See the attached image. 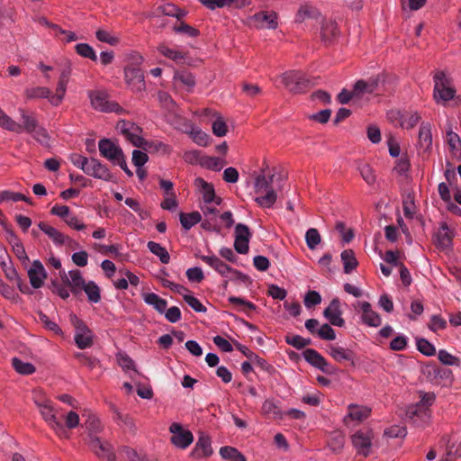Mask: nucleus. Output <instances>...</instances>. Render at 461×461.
I'll list each match as a JSON object with an SVG mask.
<instances>
[{"label":"nucleus","mask_w":461,"mask_h":461,"mask_svg":"<svg viewBox=\"0 0 461 461\" xmlns=\"http://www.w3.org/2000/svg\"><path fill=\"white\" fill-rule=\"evenodd\" d=\"M34 402L37 405L42 419L55 432V434L60 438H68L69 433L61 422L62 415H59V411L54 408L50 400H40L34 398Z\"/></svg>","instance_id":"1"},{"label":"nucleus","mask_w":461,"mask_h":461,"mask_svg":"<svg viewBox=\"0 0 461 461\" xmlns=\"http://www.w3.org/2000/svg\"><path fill=\"white\" fill-rule=\"evenodd\" d=\"M19 113L23 122L22 124L14 121L10 116H8L4 111L0 109V127L18 134L22 133L23 131L32 133L33 130H35L36 126L38 125L36 117L23 108L19 109Z\"/></svg>","instance_id":"2"},{"label":"nucleus","mask_w":461,"mask_h":461,"mask_svg":"<svg viewBox=\"0 0 461 461\" xmlns=\"http://www.w3.org/2000/svg\"><path fill=\"white\" fill-rule=\"evenodd\" d=\"M434 93L433 96L436 103H446L454 99L456 89L450 77L445 72L438 71L434 77Z\"/></svg>","instance_id":"3"},{"label":"nucleus","mask_w":461,"mask_h":461,"mask_svg":"<svg viewBox=\"0 0 461 461\" xmlns=\"http://www.w3.org/2000/svg\"><path fill=\"white\" fill-rule=\"evenodd\" d=\"M281 79L284 86L294 94L303 93L313 86L303 72L297 70L285 72L281 76Z\"/></svg>","instance_id":"4"},{"label":"nucleus","mask_w":461,"mask_h":461,"mask_svg":"<svg viewBox=\"0 0 461 461\" xmlns=\"http://www.w3.org/2000/svg\"><path fill=\"white\" fill-rule=\"evenodd\" d=\"M69 320L75 328L74 339L77 348L85 349L92 347L94 344V333L86 322L74 313L69 315Z\"/></svg>","instance_id":"5"},{"label":"nucleus","mask_w":461,"mask_h":461,"mask_svg":"<svg viewBox=\"0 0 461 461\" xmlns=\"http://www.w3.org/2000/svg\"><path fill=\"white\" fill-rule=\"evenodd\" d=\"M91 106L99 112L103 113H122L124 109L114 101L108 100V95L104 91L92 90L88 92Z\"/></svg>","instance_id":"6"},{"label":"nucleus","mask_w":461,"mask_h":461,"mask_svg":"<svg viewBox=\"0 0 461 461\" xmlns=\"http://www.w3.org/2000/svg\"><path fill=\"white\" fill-rule=\"evenodd\" d=\"M116 130L133 146L137 148L144 147L145 139L142 137V129L136 123L127 120H121L116 125Z\"/></svg>","instance_id":"7"},{"label":"nucleus","mask_w":461,"mask_h":461,"mask_svg":"<svg viewBox=\"0 0 461 461\" xmlns=\"http://www.w3.org/2000/svg\"><path fill=\"white\" fill-rule=\"evenodd\" d=\"M124 80L132 92H142L146 88L144 74L138 67L126 66L124 68Z\"/></svg>","instance_id":"8"},{"label":"nucleus","mask_w":461,"mask_h":461,"mask_svg":"<svg viewBox=\"0 0 461 461\" xmlns=\"http://www.w3.org/2000/svg\"><path fill=\"white\" fill-rule=\"evenodd\" d=\"M169 431L172 433L171 443L178 448L185 449L194 441L193 433L189 429H185L179 423H172Z\"/></svg>","instance_id":"9"},{"label":"nucleus","mask_w":461,"mask_h":461,"mask_svg":"<svg viewBox=\"0 0 461 461\" xmlns=\"http://www.w3.org/2000/svg\"><path fill=\"white\" fill-rule=\"evenodd\" d=\"M90 449L102 461H115V454L112 445L107 441H102L96 436H91L88 442Z\"/></svg>","instance_id":"10"},{"label":"nucleus","mask_w":461,"mask_h":461,"mask_svg":"<svg viewBox=\"0 0 461 461\" xmlns=\"http://www.w3.org/2000/svg\"><path fill=\"white\" fill-rule=\"evenodd\" d=\"M39 229L43 231L52 241L56 246H63L68 245L70 247H77L78 243L68 237V235H65L61 231H59L58 229L50 226L45 221H40L38 223Z\"/></svg>","instance_id":"11"},{"label":"nucleus","mask_w":461,"mask_h":461,"mask_svg":"<svg viewBox=\"0 0 461 461\" xmlns=\"http://www.w3.org/2000/svg\"><path fill=\"white\" fill-rule=\"evenodd\" d=\"M84 173L104 181L113 180V175L109 171L108 167L94 158H89Z\"/></svg>","instance_id":"12"},{"label":"nucleus","mask_w":461,"mask_h":461,"mask_svg":"<svg viewBox=\"0 0 461 461\" xmlns=\"http://www.w3.org/2000/svg\"><path fill=\"white\" fill-rule=\"evenodd\" d=\"M98 149L100 154L113 163L117 162L124 156L122 149L109 139H102L99 140Z\"/></svg>","instance_id":"13"},{"label":"nucleus","mask_w":461,"mask_h":461,"mask_svg":"<svg viewBox=\"0 0 461 461\" xmlns=\"http://www.w3.org/2000/svg\"><path fill=\"white\" fill-rule=\"evenodd\" d=\"M251 233L247 225L238 223L235 227V250L240 254H246L249 251V242Z\"/></svg>","instance_id":"14"},{"label":"nucleus","mask_w":461,"mask_h":461,"mask_svg":"<svg viewBox=\"0 0 461 461\" xmlns=\"http://www.w3.org/2000/svg\"><path fill=\"white\" fill-rule=\"evenodd\" d=\"M323 316L329 321L330 325L337 327H343L345 325L339 298L336 297L331 300L328 307L324 309Z\"/></svg>","instance_id":"15"},{"label":"nucleus","mask_w":461,"mask_h":461,"mask_svg":"<svg viewBox=\"0 0 461 461\" xmlns=\"http://www.w3.org/2000/svg\"><path fill=\"white\" fill-rule=\"evenodd\" d=\"M61 279L75 295L80 294L86 284L81 271L78 269L70 270L68 274L64 272Z\"/></svg>","instance_id":"16"},{"label":"nucleus","mask_w":461,"mask_h":461,"mask_svg":"<svg viewBox=\"0 0 461 461\" xmlns=\"http://www.w3.org/2000/svg\"><path fill=\"white\" fill-rule=\"evenodd\" d=\"M71 76V68H64L59 77L58 86L56 88V94L51 95L50 97V104L53 106H59L66 95L67 86L69 82V77Z\"/></svg>","instance_id":"17"},{"label":"nucleus","mask_w":461,"mask_h":461,"mask_svg":"<svg viewBox=\"0 0 461 461\" xmlns=\"http://www.w3.org/2000/svg\"><path fill=\"white\" fill-rule=\"evenodd\" d=\"M28 277L31 285L35 288H41L47 279V272L40 260H34L28 269Z\"/></svg>","instance_id":"18"},{"label":"nucleus","mask_w":461,"mask_h":461,"mask_svg":"<svg viewBox=\"0 0 461 461\" xmlns=\"http://www.w3.org/2000/svg\"><path fill=\"white\" fill-rule=\"evenodd\" d=\"M194 185L202 194L203 203H214L216 205H220L221 203V197H216L215 190L212 184L206 182L202 177L194 179Z\"/></svg>","instance_id":"19"},{"label":"nucleus","mask_w":461,"mask_h":461,"mask_svg":"<svg viewBox=\"0 0 461 461\" xmlns=\"http://www.w3.org/2000/svg\"><path fill=\"white\" fill-rule=\"evenodd\" d=\"M252 21L258 28L276 29L277 14L275 12L261 11L252 16Z\"/></svg>","instance_id":"20"},{"label":"nucleus","mask_w":461,"mask_h":461,"mask_svg":"<svg viewBox=\"0 0 461 461\" xmlns=\"http://www.w3.org/2000/svg\"><path fill=\"white\" fill-rule=\"evenodd\" d=\"M212 452L211 438L205 433H201L191 452L192 457L195 459L209 457Z\"/></svg>","instance_id":"21"},{"label":"nucleus","mask_w":461,"mask_h":461,"mask_svg":"<svg viewBox=\"0 0 461 461\" xmlns=\"http://www.w3.org/2000/svg\"><path fill=\"white\" fill-rule=\"evenodd\" d=\"M203 262L210 266L212 268H213L216 272H218L221 276L227 277L231 273H238L234 269H232L229 265L221 261L218 257L215 255H204L201 256L200 258Z\"/></svg>","instance_id":"22"},{"label":"nucleus","mask_w":461,"mask_h":461,"mask_svg":"<svg viewBox=\"0 0 461 461\" xmlns=\"http://www.w3.org/2000/svg\"><path fill=\"white\" fill-rule=\"evenodd\" d=\"M362 311L361 320L368 327H378L382 323L381 316L372 309L368 302H362L359 304Z\"/></svg>","instance_id":"23"},{"label":"nucleus","mask_w":461,"mask_h":461,"mask_svg":"<svg viewBox=\"0 0 461 461\" xmlns=\"http://www.w3.org/2000/svg\"><path fill=\"white\" fill-rule=\"evenodd\" d=\"M371 435L369 432L357 431L352 436V443L357 452L365 456L369 454L371 447Z\"/></svg>","instance_id":"24"},{"label":"nucleus","mask_w":461,"mask_h":461,"mask_svg":"<svg viewBox=\"0 0 461 461\" xmlns=\"http://www.w3.org/2000/svg\"><path fill=\"white\" fill-rule=\"evenodd\" d=\"M418 145L424 152L432 149L431 125L429 122H422L419 130Z\"/></svg>","instance_id":"25"},{"label":"nucleus","mask_w":461,"mask_h":461,"mask_svg":"<svg viewBox=\"0 0 461 461\" xmlns=\"http://www.w3.org/2000/svg\"><path fill=\"white\" fill-rule=\"evenodd\" d=\"M339 35L338 25L335 22L326 20L321 26V39L325 43L333 42Z\"/></svg>","instance_id":"26"},{"label":"nucleus","mask_w":461,"mask_h":461,"mask_svg":"<svg viewBox=\"0 0 461 461\" xmlns=\"http://www.w3.org/2000/svg\"><path fill=\"white\" fill-rule=\"evenodd\" d=\"M395 113L398 115L401 127L407 130L414 128L421 119L418 111L409 110Z\"/></svg>","instance_id":"27"},{"label":"nucleus","mask_w":461,"mask_h":461,"mask_svg":"<svg viewBox=\"0 0 461 461\" xmlns=\"http://www.w3.org/2000/svg\"><path fill=\"white\" fill-rule=\"evenodd\" d=\"M200 2L210 10L225 6L241 8L249 4L248 0H200Z\"/></svg>","instance_id":"28"},{"label":"nucleus","mask_w":461,"mask_h":461,"mask_svg":"<svg viewBox=\"0 0 461 461\" xmlns=\"http://www.w3.org/2000/svg\"><path fill=\"white\" fill-rule=\"evenodd\" d=\"M348 412L345 420L348 418L351 420L361 422L367 419L371 413V409L367 406L358 404H349L348 407Z\"/></svg>","instance_id":"29"},{"label":"nucleus","mask_w":461,"mask_h":461,"mask_svg":"<svg viewBox=\"0 0 461 461\" xmlns=\"http://www.w3.org/2000/svg\"><path fill=\"white\" fill-rule=\"evenodd\" d=\"M185 132H186L191 137L193 141L198 146L207 147L210 144L211 138L209 134L193 124L187 125Z\"/></svg>","instance_id":"30"},{"label":"nucleus","mask_w":461,"mask_h":461,"mask_svg":"<svg viewBox=\"0 0 461 461\" xmlns=\"http://www.w3.org/2000/svg\"><path fill=\"white\" fill-rule=\"evenodd\" d=\"M330 356L337 362L342 361H354V352L349 348H344L337 345H330L329 347Z\"/></svg>","instance_id":"31"},{"label":"nucleus","mask_w":461,"mask_h":461,"mask_svg":"<svg viewBox=\"0 0 461 461\" xmlns=\"http://www.w3.org/2000/svg\"><path fill=\"white\" fill-rule=\"evenodd\" d=\"M320 15L321 14L317 8L309 4H304L299 7L294 21L295 23H302L307 19L318 18Z\"/></svg>","instance_id":"32"},{"label":"nucleus","mask_w":461,"mask_h":461,"mask_svg":"<svg viewBox=\"0 0 461 461\" xmlns=\"http://www.w3.org/2000/svg\"><path fill=\"white\" fill-rule=\"evenodd\" d=\"M143 301L148 304L152 306L156 311H158L159 313H164L167 306V302L159 297L155 293H145L142 294Z\"/></svg>","instance_id":"33"},{"label":"nucleus","mask_w":461,"mask_h":461,"mask_svg":"<svg viewBox=\"0 0 461 461\" xmlns=\"http://www.w3.org/2000/svg\"><path fill=\"white\" fill-rule=\"evenodd\" d=\"M354 86L355 93L357 94V96H360L363 94H372L375 93L378 88V79L370 78L367 81L358 80L356 82Z\"/></svg>","instance_id":"34"},{"label":"nucleus","mask_w":461,"mask_h":461,"mask_svg":"<svg viewBox=\"0 0 461 461\" xmlns=\"http://www.w3.org/2000/svg\"><path fill=\"white\" fill-rule=\"evenodd\" d=\"M345 274H350L358 266V261L352 249H345L340 254Z\"/></svg>","instance_id":"35"},{"label":"nucleus","mask_w":461,"mask_h":461,"mask_svg":"<svg viewBox=\"0 0 461 461\" xmlns=\"http://www.w3.org/2000/svg\"><path fill=\"white\" fill-rule=\"evenodd\" d=\"M453 234L446 222H441L436 234L437 244L441 248H447L452 243Z\"/></svg>","instance_id":"36"},{"label":"nucleus","mask_w":461,"mask_h":461,"mask_svg":"<svg viewBox=\"0 0 461 461\" xmlns=\"http://www.w3.org/2000/svg\"><path fill=\"white\" fill-rule=\"evenodd\" d=\"M274 179V175L267 176L264 172L258 175L255 179L254 189L255 193H265L266 191L274 190L272 187V183Z\"/></svg>","instance_id":"37"},{"label":"nucleus","mask_w":461,"mask_h":461,"mask_svg":"<svg viewBox=\"0 0 461 461\" xmlns=\"http://www.w3.org/2000/svg\"><path fill=\"white\" fill-rule=\"evenodd\" d=\"M262 413L264 415H272L274 418L282 420L285 413L281 411L278 402L271 399H267L262 404Z\"/></svg>","instance_id":"38"},{"label":"nucleus","mask_w":461,"mask_h":461,"mask_svg":"<svg viewBox=\"0 0 461 461\" xmlns=\"http://www.w3.org/2000/svg\"><path fill=\"white\" fill-rule=\"evenodd\" d=\"M25 97L29 100L32 99H44L47 98L50 102L51 92L45 86H35L27 88L24 91Z\"/></svg>","instance_id":"39"},{"label":"nucleus","mask_w":461,"mask_h":461,"mask_svg":"<svg viewBox=\"0 0 461 461\" xmlns=\"http://www.w3.org/2000/svg\"><path fill=\"white\" fill-rule=\"evenodd\" d=\"M83 291L87 296V300L91 303H98L101 297V289L94 281H88L85 285Z\"/></svg>","instance_id":"40"},{"label":"nucleus","mask_w":461,"mask_h":461,"mask_svg":"<svg viewBox=\"0 0 461 461\" xmlns=\"http://www.w3.org/2000/svg\"><path fill=\"white\" fill-rule=\"evenodd\" d=\"M226 164V160L222 158L211 157L205 154L203 160H202V167L216 172L221 171Z\"/></svg>","instance_id":"41"},{"label":"nucleus","mask_w":461,"mask_h":461,"mask_svg":"<svg viewBox=\"0 0 461 461\" xmlns=\"http://www.w3.org/2000/svg\"><path fill=\"white\" fill-rule=\"evenodd\" d=\"M149 250L157 256L160 262L163 264H168L170 261V255L166 248L161 246L159 243L155 241H149L147 244Z\"/></svg>","instance_id":"42"},{"label":"nucleus","mask_w":461,"mask_h":461,"mask_svg":"<svg viewBox=\"0 0 461 461\" xmlns=\"http://www.w3.org/2000/svg\"><path fill=\"white\" fill-rule=\"evenodd\" d=\"M256 203L263 208H270L276 201L277 195L275 190L256 194Z\"/></svg>","instance_id":"43"},{"label":"nucleus","mask_w":461,"mask_h":461,"mask_svg":"<svg viewBox=\"0 0 461 461\" xmlns=\"http://www.w3.org/2000/svg\"><path fill=\"white\" fill-rule=\"evenodd\" d=\"M158 10L167 16L176 17L178 21H180L183 17L187 14V12L184 9L179 8L174 4H165L158 7Z\"/></svg>","instance_id":"44"},{"label":"nucleus","mask_w":461,"mask_h":461,"mask_svg":"<svg viewBox=\"0 0 461 461\" xmlns=\"http://www.w3.org/2000/svg\"><path fill=\"white\" fill-rule=\"evenodd\" d=\"M2 268L3 271L5 272L6 278L9 279L10 281H14L22 293H28V287L23 285V281L20 278L17 271L15 270L14 267H13L10 262L6 264V267Z\"/></svg>","instance_id":"45"},{"label":"nucleus","mask_w":461,"mask_h":461,"mask_svg":"<svg viewBox=\"0 0 461 461\" xmlns=\"http://www.w3.org/2000/svg\"><path fill=\"white\" fill-rule=\"evenodd\" d=\"M345 445V436L341 431H333L329 438L328 446L334 453H339Z\"/></svg>","instance_id":"46"},{"label":"nucleus","mask_w":461,"mask_h":461,"mask_svg":"<svg viewBox=\"0 0 461 461\" xmlns=\"http://www.w3.org/2000/svg\"><path fill=\"white\" fill-rule=\"evenodd\" d=\"M220 455L223 459L228 461H246L245 456L232 447H221L220 448Z\"/></svg>","instance_id":"47"},{"label":"nucleus","mask_w":461,"mask_h":461,"mask_svg":"<svg viewBox=\"0 0 461 461\" xmlns=\"http://www.w3.org/2000/svg\"><path fill=\"white\" fill-rule=\"evenodd\" d=\"M180 222L184 229L190 230L193 226L202 221V215L199 212L190 213H180Z\"/></svg>","instance_id":"48"},{"label":"nucleus","mask_w":461,"mask_h":461,"mask_svg":"<svg viewBox=\"0 0 461 461\" xmlns=\"http://www.w3.org/2000/svg\"><path fill=\"white\" fill-rule=\"evenodd\" d=\"M447 142L451 152L461 158V140L451 129L447 131Z\"/></svg>","instance_id":"49"},{"label":"nucleus","mask_w":461,"mask_h":461,"mask_svg":"<svg viewBox=\"0 0 461 461\" xmlns=\"http://www.w3.org/2000/svg\"><path fill=\"white\" fill-rule=\"evenodd\" d=\"M12 365L14 369L21 375H28L36 371L35 366L32 363L24 362L18 357H14L12 359Z\"/></svg>","instance_id":"50"},{"label":"nucleus","mask_w":461,"mask_h":461,"mask_svg":"<svg viewBox=\"0 0 461 461\" xmlns=\"http://www.w3.org/2000/svg\"><path fill=\"white\" fill-rule=\"evenodd\" d=\"M174 80L180 82L187 91H192L195 86L194 77L188 71H179L174 76Z\"/></svg>","instance_id":"51"},{"label":"nucleus","mask_w":461,"mask_h":461,"mask_svg":"<svg viewBox=\"0 0 461 461\" xmlns=\"http://www.w3.org/2000/svg\"><path fill=\"white\" fill-rule=\"evenodd\" d=\"M213 116L215 117V120L212 124V133L217 137L225 136L228 132V126L223 117L217 113H215Z\"/></svg>","instance_id":"52"},{"label":"nucleus","mask_w":461,"mask_h":461,"mask_svg":"<svg viewBox=\"0 0 461 461\" xmlns=\"http://www.w3.org/2000/svg\"><path fill=\"white\" fill-rule=\"evenodd\" d=\"M158 50L161 55H163L166 58H168L174 61H180L185 59V55L177 50L171 49L166 44H161L158 47Z\"/></svg>","instance_id":"53"},{"label":"nucleus","mask_w":461,"mask_h":461,"mask_svg":"<svg viewBox=\"0 0 461 461\" xmlns=\"http://www.w3.org/2000/svg\"><path fill=\"white\" fill-rule=\"evenodd\" d=\"M303 356L306 362L312 366L319 368L324 357L315 349L307 348L303 352Z\"/></svg>","instance_id":"54"},{"label":"nucleus","mask_w":461,"mask_h":461,"mask_svg":"<svg viewBox=\"0 0 461 461\" xmlns=\"http://www.w3.org/2000/svg\"><path fill=\"white\" fill-rule=\"evenodd\" d=\"M141 148L149 149V150L160 152L165 155H169L172 152L171 146L160 140H154L150 142L145 140V145Z\"/></svg>","instance_id":"55"},{"label":"nucleus","mask_w":461,"mask_h":461,"mask_svg":"<svg viewBox=\"0 0 461 461\" xmlns=\"http://www.w3.org/2000/svg\"><path fill=\"white\" fill-rule=\"evenodd\" d=\"M13 240H11L13 251L15 256L23 262L29 261V258L26 254L25 249L20 240L12 232Z\"/></svg>","instance_id":"56"},{"label":"nucleus","mask_w":461,"mask_h":461,"mask_svg":"<svg viewBox=\"0 0 461 461\" xmlns=\"http://www.w3.org/2000/svg\"><path fill=\"white\" fill-rule=\"evenodd\" d=\"M305 241L311 250H314L321 241V234L315 228L309 229L305 233Z\"/></svg>","instance_id":"57"},{"label":"nucleus","mask_w":461,"mask_h":461,"mask_svg":"<svg viewBox=\"0 0 461 461\" xmlns=\"http://www.w3.org/2000/svg\"><path fill=\"white\" fill-rule=\"evenodd\" d=\"M75 50L76 52L83 58L89 59L92 61L97 60V56L95 50L87 43H78L75 46Z\"/></svg>","instance_id":"58"},{"label":"nucleus","mask_w":461,"mask_h":461,"mask_svg":"<svg viewBox=\"0 0 461 461\" xmlns=\"http://www.w3.org/2000/svg\"><path fill=\"white\" fill-rule=\"evenodd\" d=\"M95 38L99 41L107 43L111 46H116L120 43L119 37L113 35L111 32H109L105 30H103V29H98L95 32Z\"/></svg>","instance_id":"59"},{"label":"nucleus","mask_w":461,"mask_h":461,"mask_svg":"<svg viewBox=\"0 0 461 461\" xmlns=\"http://www.w3.org/2000/svg\"><path fill=\"white\" fill-rule=\"evenodd\" d=\"M204 154L198 149L187 150L184 153V160L191 165H199L202 167V160H203Z\"/></svg>","instance_id":"60"},{"label":"nucleus","mask_w":461,"mask_h":461,"mask_svg":"<svg viewBox=\"0 0 461 461\" xmlns=\"http://www.w3.org/2000/svg\"><path fill=\"white\" fill-rule=\"evenodd\" d=\"M8 201H13V202L24 201L26 203H29V198L21 193H15V192H12L10 190L1 191L0 192V203L8 202Z\"/></svg>","instance_id":"61"},{"label":"nucleus","mask_w":461,"mask_h":461,"mask_svg":"<svg viewBox=\"0 0 461 461\" xmlns=\"http://www.w3.org/2000/svg\"><path fill=\"white\" fill-rule=\"evenodd\" d=\"M358 171H359L362 178L365 180V182L367 185H371L375 184V182L376 180V176L375 175L373 168L370 167V165H368L366 163L360 164L358 166Z\"/></svg>","instance_id":"62"},{"label":"nucleus","mask_w":461,"mask_h":461,"mask_svg":"<svg viewBox=\"0 0 461 461\" xmlns=\"http://www.w3.org/2000/svg\"><path fill=\"white\" fill-rule=\"evenodd\" d=\"M416 345L418 350L427 357H431L436 354V348L433 344H431L428 339H417Z\"/></svg>","instance_id":"63"},{"label":"nucleus","mask_w":461,"mask_h":461,"mask_svg":"<svg viewBox=\"0 0 461 461\" xmlns=\"http://www.w3.org/2000/svg\"><path fill=\"white\" fill-rule=\"evenodd\" d=\"M420 399L417 403L416 408L419 410H427L434 403L436 395L434 393L420 392Z\"/></svg>","instance_id":"64"}]
</instances>
